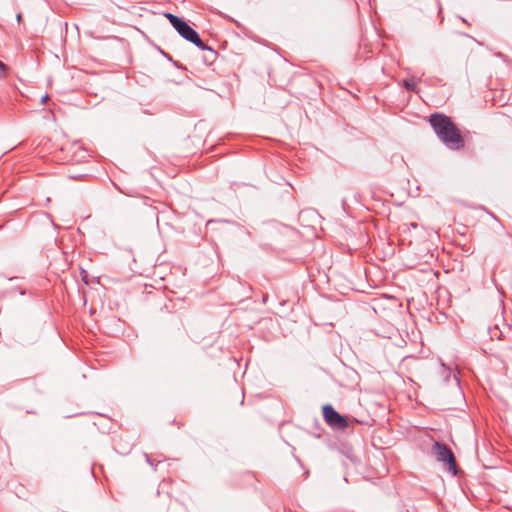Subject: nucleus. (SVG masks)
<instances>
[{
  "label": "nucleus",
  "mask_w": 512,
  "mask_h": 512,
  "mask_svg": "<svg viewBox=\"0 0 512 512\" xmlns=\"http://www.w3.org/2000/svg\"><path fill=\"white\" fill-rule=\"evenodd\" d=\"M430 124L438 137L449 148L458 150L463 147L464 142L462 136L449 117L438 113L433 114L430 117Z\"/></svg>",
  "instance_id": "1"
},
{
  "label": "nucleus",
  "mask_w": 512,
  "mask_h": 512,
  "mask_svg": "<svg viewBox=\"0 0 512 512\" xmlns=\"http://www.w3.org/2000/svg\"><path fill=\"white\" fill-rule=\"evenodd\" d=\"M165 17L169 20L170 24L173 26V28L179 33L181 37H183L185 40L193 43L195 46H197L201 50H209L210 48L201 40L198 33L188 25L187 22H185L180 17L171 14L166 13Z\"/></svg>",
  "instance_id": "2"
},
{
  "label": "nucleus",
  "mask_w": 512,
  "mask_h": 512,
  "mask_svg": "<svg viewBox=\"0 0 512 512\" xmlns=\"http://www.w3.org/2000/svg\"><path fill=\"white\" fill-rule=\"evenodd\" d=\"M325 422L334 430H343L349 426L348 420L340 415L331 405L322 408Z\"/></svg>",
  "instance_id": "3"
},
{
  "label": "nucleus",
  "mask_w": 512,
  "mask_h": 512,
  "mask_svg": "<svg viewBox=\"0 0 512 512\" xmlns=\"http://www.w3.org/2000/svg\"><path fill=\"white\" fill-rule=\"evenodd\" d=\"M434 453L438 461L446 464L448 471L456 474V462L452 451L445 445L440 443L434 444Z\"/></svg>",
  "instance_id": "4"
},
{
  "label": "nucleus",
  "mask_w": 512,
  "mask_h": 512,
  "mask_svg": "<svg viewBox=\"0 0 512 512\" xmlns=\"http://www.w3.org/2000/svg\"><path fill=\"white\" fill-rule=\"evenodd\" d=\"M8 72V67L2 61H0V78L6 77Z\"/></svg>",
  "instance_id": "5"
},
{
  "label": "nucleus",
  "mask_w": 512,
  "mask_h": 512,
  "mask_svg": "<svg viewBox=\"0 0 512 512\" xmlns=\"http://www.w3.org/2000/svg\"><path fill=\"white\" fill-rule=\"evenodd\" d=\"M404 85H405V87H406V88H408V89H412V90H414V89H415V87H416L415 83H413V82H409V81H405V82H404Z\"/></svg>",
  "instance_id": "6"
},
{
  "label": "nucleus",
  "mask_w": 512,
  "mask_h": 512,
  "mask_svg": "<svg viewBox=\"0 0 512 512\" xmlns=\"http://www.w3.org/2000/svg\"><path fill=\"white\" fill-rule=\"evenodd\" d=\"M49 96L47 94H45L42 98H41V103H45L47 100H48Z\"/></svg>",
  "instance_id": "7"
},
{
  "label": "nucleus",
  "mask_w": 512,
  "mask_h": 512,
  "mask_svg": "<svg viewBox=\"0 0 512 512\" xmlns=\"http://www.w3.org/2000/svg\"><path fill=\"white\" fill-rule=\"evenodd\" d=\"M346 208H347L346 201H343V209H344V211H346Z\"/></svg>",
  "instance_id": "8"
},
{
  "label": "nucleus",
  "mask_w": 512,
  "mask_h": 512,
  "mask_svg": "<svg viewBox=\"0 0 512 512\" xmlns=\"http://www.w3.org/2000/svg\"><path fill=\"white\" fill-rule=\"evenodd\" d=\"M17 20H18V22L21 20V14L17 15Z\"/></svg>",
  "instance_id": "9"
},
{
  "label": "nucleus",
  "mask_w": 512,
  "mask_h": 512,
  "mask_svg": "<svg viewBox=\"0 0 512 512\" xmlns=\"http://www.w3.org/2000/svg\"><path fill=\"white\" fill-rule=\"evenodd\" d=\"M344 480H345V482H346V483H348V478H347V476H345V477H344Z\"/></svg>",
  "instance_id": "10"
},
{
  "label": "nucleus",
  "mask_w": 512,
  "mask_h": 512,
  "mask_svg": "<svg viewBox=\"0 0 512 512\" xmlns=\"http://www.w3.org/2000/svg\"><path fill=\"white\" fill-rule=\"evenodd\" d=\"M83 280H84L85 283H87L86 276L83 277Z\"/></svg>",
  "instance_id": "11"
}]
</instances>
